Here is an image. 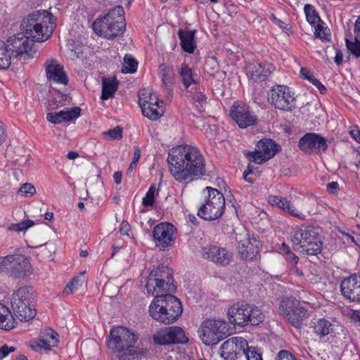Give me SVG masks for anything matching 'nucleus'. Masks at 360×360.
Listing matches in <instances>:
<instances>
[{
    "label": "nucleus",
    "instance_id": "nucleus-7",
    "mask_svg": "<svg viewBox=\"0 0 360 360\" xmlns=\"http://www.w3.org/2000/svg\"><path fill=\"white\" fill-rule=\"evenodd\" d=\"M231 328L224 320H205L198 330L202 342L208 346L216 345L231 334Z\"/></svg>",
    "mask_w": 360,
    "mask_h": 360
},
{
    "label": "nucleus",
    "instance_id": "nucleus-46",
    "mask_svg": "<svg viewBox=\"0 0 360 360\" xmlns=\"http://www.w3.org/2000/svg\"><path fill=\"white\" fill-rule=\"evenodd\" d=\"M33 225L34 221L30 219H27L26 221H23L18 224H11V225H9L8 229L9 231H13L15 232H21L25 231V230H27L28 228L31 227Z\"/></svg>",
    "mask_w": 360,
    "mask_h": 360
},
{
    "label": "nucleus",
    "instance_id": "nucleus-12",
    "mask_svg": "<svg viewBox=\"0 0 360 360\" xmlns=\"http://www.w3.org/2000/svg\"><path fill=\"white\" fill-rule=\"evenodd\" d=\"M155 344L167 345L172 344H185L188 341L183 329L179 326H170L160 329L153 335Z\"/></svg>",
    "mask_w": 360,
    "mask_h": 360
},
{
    "label": "nucleus",
    "instance_id": "nucleus-62",
    "mask_svg": "<svg viewBox=\"0 0 360 360\" xmlns=\"http://www.w3.org/2000/svg\"><path fill=\"white\" fill-rule=\"evenodd\" d=\"M141 157V149L139 146L134 147V155L132 159V165H136Z\"/></svg>",
    "mask_w": 360,
    "mask_h": 360
},
{
    "label": "nucleus",
    "instance_id": "nucleus-19",
    "mask_svg": "<svg viewBox=\"0 0 360 360\" xmlns=\"http://www.w3.org/2000/svg\"><path fill=\"white\" fill-rule=\"evenodd\" d=\"M340 291L345 299L360 304V274L345 278L340 283Z\"/></svg>",
    "mask_w": 360,
    "mask_h": 360
},
{
    "label": "nucleus",
    "instance_id": "nucleus-61",
    "mask_svg": "<svg viewBox=\"0 0 360 360\" xmlns=\"http://www.w3.org/2000/svg\"><path fill=\"white\" fill-rule=\"evenodd\" d=\"M351 136L358 143H360V130L357 127H354L349 131Z\"/></svg>",
    "mask_w": 360,
    "mask_h": 360
},
{
    "label": "nucleus",
    "instance_id": "nucleus-45",
    "mask_svg": "<svg viewBox=\"0 0 360 360\" xmlns=\"http://www.w3.org/2000/svg\"><path fill=\"white\" fill-rule=\"evenodd\" d=\"M281 210H283L284 212H288L291 216H293L295 217H297L300 219H305L306 216L302 213H299L293 205L290 202V200H288L287 198L285 199L283 202V207H281Z\"/></svg>",
    "mask_w": 360,
    "mask_h": 360
},
{
    "label": "nucleus",
    "instance_id": "nucleus-30",
    "mask_svg": "<svg viewBox=\"0 0 360 360\" xmlns=\"http://www.w3.org/2000/svg\"><path fill=\"white\" fill-rule=\"evenodd\" d=\"M20 301L22 303L25 302L27 304L33 305L36 302V295L32 287L22 286L19 288L13 294L12 301Z\"/></svg>",
    "mask_w": 360,
    "mask_h": 360
},
{
    "label": "nucleus",
    "instance_id": "nucleus-9",
    "mask_svg": "<svg viewBox=\"0 0 360 360\" xmlns=\"http://www.w3.org/2000/svg\"><path fill=\"white\" fill-rule=\"evenodd\" d=\"M281 314L297 328H301L302 322L309 316L307 309L300 305V302L292 296L283 297L279 304Z\"/></svg>",
    "mask_w": 360,
    "mask_h": 360
},
{
    "label": "nucleus",
    "instance_id": "nucleus-10",
    "mask_svg": "<svg viewBox=\"0 0 360 360\" xmlns=\"http://www.w3.org/2000/svg\"><path fill=\"white\" fill-rule=\"evenodd\" d=\"M268 102L276 109L292 112L297 108L295 93L285 85H275L268 92Z\"/></svg>",
    "mask_w": 360,
    "mask_h": 360
},
{
    "label": "nucleus",
    "instance_id": "nucleus-33",
    "mask_svg": "<svg viewBox=\"0 0 360 360\" xmlns=\"http://www.w3.org/2000/svg\"><path fill=\"white\" fill-rule=\"evenodd\" d=\"M323 243L319 236L316 237V240L309 241L305 245L299 247V249L297 250L307 255H317L321 253Z\"/></svg>",
    "mask_w": 360,
    "mask_h": 360
},
{
    "label": "nucleus",
    "instance_id": "nucleus-22",
    "mask_svg": "<svg viewBox=\"0 0 360 360\" xmlns=\"http://www.w3.org/2000/svg\"><path fill=\"white\" fill-rule=\"evenodd\" d=\"M319 236L318 228L314 226H305L304 229H299L293 232L291 238V242L293 247L298 250L299 247L305 245L309 241L316 240V237Z\"/></svg>",
    "mask_w": 360,
    "mask_h": 360
},
{
    "label": "nucleus",
    "instance_id": "nucleus-31",
    "mask_svg": "<svg viewBox=\"0 0 360 360\" xmlns=\"http://www.w3.org/2000/svg\"><path fill=\"white\" fill-rule=\"evenodd\" d=\"M178 72L186 89H188L192 84H198V80L195 79L197 75L187 63H183L179 68Z\"/></svg>",
    "mask_w": 360,
    "mask_h": 360
},
{
    "label": "nucleus",
    "instance_id": "nucleus-39",
    "mask_svg": "<svg viewBox=\"0 0 360 360\" xmlns=\"http://www.w3.org/2000/svg\"><path fill=\"white\" fill-rule=\"evenodd\" d=\"M300 76L308 80L314 86H315L321 94H325L327 91V89L321 82L316 79L307 68H302L300 70Z\"/></svg>",
    "mask_w": 360,
    "mask_h": 360
},
{
    "label": "nucleus",
    "instance_id": "nucleus-11",
    "mask_svg": "<svg viewBox=\"0 0 360 360\" xmlns=\"http://www.w3.org/2000/svg\"><path fill=\"white\" fill-rule=\"evenodd\" d=\"M249 349L248 341L242 337H233L221 345L219 353L224 360H245V349Z\"/></svg>",
    "mask_w": 360,
    "mask_h": 360
},
{
    "label": "nucleus",
    "instance_id": "nucleus-27",
    "mask_svg": "<svg viewBox=\"0 0 360 360\" xmlns=\"http://www.w3.org/2000/svg\"><path fill=\"white\" fill-rule=\"evenodd\" d=\"M58 333L53 329L49 328L41 333L39 342L32 345V348L36 351L51 350L52 347H56L58 342Z\"/></svg>",
    "mask_w": 360,
    "mask_h": 360
},
{
    "label": "nucleus",
    "instance_id": "nucleus-51",
    "mask_svg": "<svg viewBox=\"0 0 360 360\" xmlns=\"http://www.w3.org/2000/svg\"><path fill=\"white\" fill-rule=\"evenodd\" d=\"M245 350V360H262V354L257 347H252L251 349L249 347V349Z\"/></svg>",
    "mask_w": 360,
    "mask_h": 360
},
{
    "label": "nucleus",
    "instance_id": "nucleus-40",
    "mask_svg": "<svg viewBox=\"0 0 360 360\" xmlns=\"http://www.w3.org/2000/svg\"><path fill=\"white\" fill-rule=\"evenodd\" d=\"M145 91L146 90L139 92V104L141 108H143V107H146V105H150L151 104L160 103L159 98L155 93H147L145 92Z\"/></svg>",
    "mask_w": 360,
    "mask_h": 360
},
{
    "label": "nucleus",
    "instance_id": "nucleus-25",
    "mask_svg": "<svg viewBox=\"0 0 360 360\" xmlns=\"http://www.w3.org/2000/svg\"><path fill=\"white\" fill-rule=\"evenodd\" d=\"M245 71L248 79L257 83L266 81L271 75L269 69H266L258 63H248L245 67Z\"/></svg>",
    "mask_w": 360,
    "mask_h": 360
},
{
    "label": "nucleus",
    "instance_id": "nucleus-6",
    "mask_svg": "<svg viewBox=\"0 0 360 360\" xmlns=\"http://www.w3.org/2000/svg\"><path fill=\"white\" fill-rule=\"evenodd\" d=\"M137 339V336L127 328L114 327L110 331L108 347L114 352L119 353L123 359H126L136 354L134 344Z\"/></svg>",
    "mask_w": 360,
    "mask_h": 360
},
{
    "label": "nucleus",
    "instance_id": "nucleus-3",
    "mask_svg": "<svg viewBox=\"0 0 360 360\" xmlns=\"http://www.w3.org/2000/svg\"><path fill=\"white\" fill-rule=\"evenodd\" d=\"M153 296L148 309L150 316L160 323L169 325L174 323L183 311L180 300L171 293Z\"/></svg>",
    "mask_w": 360,
    "mask_h": 360
},
{
    "label": "nucleus",
    "instance_id": "nucleus-36",
    "mask_svg": "<svg viewBox=\"0 0 360 360\" xmlns=\"http://www.w3.org/2000/svg\"><path fill=\"white\" fill-rule=\"evenodd\" d=\"M314 333L320 338H324L333 331L331 323L324 319H319L312 322Z\"/></svg>",
    "mask_w": 360,
    "mask_h": 360
},
{
    "label": "nucleus",
    "instance_id": "nucleus-8",
    "mask_svg": "<svg viewBox=\"0 0 360 360\" xmlns=\"http://www.w3.org/2000/svg\"><path fill=\"white\" fill-rule=\"evenodd\" d=\"M209 195L205 203L198 210V216L206 221L219 219L225 210V198L217 189L207 187Z\"/></svg>",
    "mask_w": 360,
    "mask_h": 360
},
{
    "label": "nucleus",
    "instance_id": "nucleus-38",
    "mask_svg": "<svg viewBox=\"0 0 360 360\" xmlns=\"http://www.w3.org/2000/svg\"><path fill=\"white\" fill-rule=\"evenodd\" d=\"M159 108V103H156L143 107L141 111L144 117L154 121L158 120L163 114L162 110H160Z\"/></svg>",
    "mask_w": 360,
    "mask_h": 360
},
{
    "label": "nucleus",
    "instance_id": "nucleus-43",
    "mask_svg": "<svg viewBox=\"0 0 360 360\" xmlns=\"http://www.w3.org/2000/svg\"><path fill=\"white\" fill-rule=\"evenodd\" d=\"M244 154L249 161L256 164H262L267 161V159L262 155L259 148L255 149L254 151H247Z\"/></svg>",
    "mask_w": 360,
    "mask_h": 360
},
{
    "label": "nucleus",
    "instance_id": "nucleus-21",
    "mask_svg": "<svg viewBox=\"0 0 360 360\" xmlns=\"http://www.w3.org/2000/svg\"><path fill=\"white\" fill-rule=\"evenodd\" d=\"M250 304L245 302H238L231 305L227 311L229 322L239 326H246V319Z\"/></svg>",
    "mask_w": 360,
    "mask_h": 360
},
{
    "label": "nucleus",
    "instance_id": "nucleus-5",
    "mask_svg": "<svg viewBox=\"0 0 360 360\" xmlns=\"http://www.w3.org/2000/svg\"><path fill=\"white\" fill-rule=\"evenodd\" d=\"M173 270L167 266L159 265L150 271L147 278L146 288L148 294L158 295L176 292Z\"/></svg>",
    "mask_w": 360,
    "mask_h": 360
},
{
    "label": "nucleus",
    "instance_id": "nucleus-55",
    "mask_svg": "<svg viewBox=\"0 0 360 360\" xmlns=\"http://www.w3.org/2000/svg\"><path fill=\"white\" fill-rule=\"evenodd\" d=\"M285 198H282L277 195H270L268 199V202L272 205L277 206L279 209H281L283 205V202Z\"/></svg>",
    "mask_w": 360,
    "mask_h": 360
},
{
    "label": "nucleus",
    "instance_id": "nucleus-53",
    "mask_svg": "<svg viewBox=\"0 0 360 360\" xmlns=\"http://www.w3.org/2000/svg\"><path fill=\"white\" fill-rule=\"evenodd\" d=\"M275 360H297L289 351L282 349L277 354Z\"/></svg>",
    "mask_w": 360,
    "mask_h": 360
},
{
    "label": "nucleus",
    "instance_id": "nucleus-32",
    "mask_svg": "<svg viewBox=\"0 0 360 360\" xmlns=\"http://www.w3.org/2000/svg\"><path fill=\"white\" fill-rule=\"evenodd\" d=\"M119 85L118 80L113 77L112 79L103 78L102 81V93L101 98L108 100L114 96Z\"/></svg>",
    "mask_w": 360,
    "mask_h": 360
},
{
    "label": "nucleus",
    "instance_id": "nucleus-26",
    "mask_svg": "<svg viewBox=\"0 0 360 360\" xmlns=\"http://www.w3.org/2000/svg\"><path fill=\"white\" fill-rule=\"evenodd\" d=\"M11 303L13 313L20 321L27 322L35 317L37 310L34 304L33 305L27 304L25 302H20L19 300L12 301Z\"/></svg>",
    "mask_w": 360,
    "mask_h": 360
},
{
    "label": "nucleus",
    "instance_id": "nucleus-15",
    "mask_svg": "<svg viewBox=\"0 0 360 360\" xmlns=\"http://www.w3.org/2000/svg\"><path fill=\"white\" fill-rule=\"evenodd\" d=\"M175 231L174 226L169 222H161L157 224L153 230L155 246L162 250L172 246L176 240Z\"/></svg>",
    "mask_w": 360,
    "mask_h": 360
},
{
    "label": "nucleus",
    "instance_id": "nucleus-56",
    "mask_svg": "<svg viewBox=\"0 0 360 360\" xmlns=\"http://www.w3.org/2000/svg\"><path fill=\"white\" fill-rule=\"evenodd\" d=\"M206 96L201 92H198L195 94L193 97V100L194 103H196V107L199 108V110H202L201 108H202V103L206 101Z\"/></svg>",
    "mask_w": 360,
    "mask_h": 360
},
{
    "label": "nucleus",
    "instance_id": "nucleus-13",
    "mask_svg": "<svg viewBox=\"0 0 360 360\" xmlns=\"http://www.w3.org/2000/svg\"><path fill=\"white\" fill-rule=\"evenodd\" d=\"M201 257L220 266H225L231 263L233 253L226 248L215 245H208L201 248Z\"/></svg>",
    "mask_w": 360,
    "mask_h": 360
},
{
    "label": "nucleus",
    "instance_id": "nucleus-59",
    "mask_svg": "<svg viewBox=\"0 0 360 360\" xmlns=\"http://www.w3.org/2000/svg\"><path fill=\"white\" fill-rule=\"evenodd\" d=\"M339 189V184L336 181L330 182L326 186V191L330 194L338 193Z\"/></svg>",
    "mask_w": 360,
    "mask_h": 360
},
{
    "label": "nucleus",
    "instance_id": "nucleus-60",
    "mask_svg": "<svg viewBox=\"0 0 360 360\" xmlns=\"http://www.w3.org/2000/svg\"><path fill=\"white\" fill-rule=\"evenodd\" d=\"M285 259L288 263L291 264L292 266H295L299 261V257L297 255H295L292 252L286 255Z\"/></svg>",
    "mask_w": 360,
    "mask_h": 360
},
{
    "label": "nucleus",
    "instance_id": "nucleus-42",
    "mask_svg": "<svg viewBox=\"0 0 360 360\" xmlns=\"http://www.w3.org/2000/svg\"><path fill=\"white\" fill-rule=\"evenodd\" d=\"M11 58L6 43L2 41V45L0 46V70L7 69L11 65Z\"/></svg>",
    "mask_w": 360,
    "mask_h": 360
},
{
    "label": "nucleus",
    "instance_id": "nucleus-57",
    "mask_svg": "<svg viewBox=\"0 0 360 360\" xmlns=\"http://www.w3.org/2000/svg\"><path fill=\"white\" fill-rule=\"evenodd\" d=\"M271 20H272L276 25H277L282 30H289V24H287L280 19L277 18L274 13H271L269 16Z\"/></svg>",
    "mask_w": 360,
    "mask_h": 360
},
{
    "label": "nucleus",
    "instance_id": "nucleus-16",
    "mask_svg": "<svg viewBox=\"0 0 360 360\" xmlns=\"http://www.w3.org/2000/svg\"><path fill=\"white\" fill-rule=\"evenodd\" d=\"M229 113L231 118L241 129L255 125L257 122V116L251 112L250 107L239 101L233 103Z\"/></svg>",
    "mask_w": 360,
    "mask_h": 360
},
{
    "label": "nucleus",
    "instance_id": "nucleus-17",
    "mask_svg": "<svg viewBox=\"0 0 360 360\" xmlns=\"http://www.w3.org/2000/svg\"><path fill=\"white\" fill-rule=\"evenodd\" d=\"M298 147L304 153L310 155L314 150L317 153H326L328 146L326 139L321 134L307 133L300 139Z\"/></svg>",
    "mask_w": 360,
    "mask_h": 360
},
{
    "label": "nucleus",
    "instance_id": "nucleus-28",
    "mask_svg": "<svg viewBox=\"0 0 360 360\" xmlns=\"http://www.w3.org/2000/svg\"><path fill=\"white\" fill-rule=\"evenodd\" d=\"M197 31L187 30L179 29L177 32L178 37L180 39V44L182 50L188 53H193L196 49L195 34Z\"/></svg>",
    "mask_w": 360,
    "mask_h": 360
},
{
    "label": "nucleus",
    "instance_id": "nucleus-18",
    "mask_svg": "<svg viewBox=\"0 0 360 360\" xmlns=\"http://www.w3.org/2000/svg\"><path fill=\"white\" fill-rule=\"evenodd\" d=\"M8 275L14 278H25L32 273V265L27 257L23 255H8Z\"/></svg>",
    "mask_w": 360,
    "mask_h": 360
},
{
    "label": "nucleus",
    "instance_id": "nucleus-41",
    "mask_svg": "<svg viewBox=\"0 0 360 360\" xmlns=\"http://www.w3.org/2000/svg\"><path fill=\"white\" fill-rule=\"evenodd\" d=\"M123 60L124 62L122 67V73L133 74L136 72L138 61L131 55H125Z\"/></svg>",
    "mask_w": 360,
    "mask_h": 360
},
{
    "label": "nucleus",
    "instance_id": "nucleus-54",
    "mask_svg": "<svg viewBox=\"0 0 360 360\" xmlns=\"http://www.w3.org/2000/svg\"><path fill=\"white\" fill-rule=\"evenodd\" d=\"M105 134L109 135L112 139H121L122 137V128L117 126L105 132Z\"/></svg>",
    "mask_w": 360,
    "mask_h": 360
},
{
    "label": "nucleus",
    "instance_id": "nucleus-50",
    "mask_svg": "<svg viewBox=\"0 0 360 360\" xmlns=\"http://www.w3.org/2000/svg\"><path fill=\"white\" fill-rule=\"evenodd\" d=\"M84 279L80 277L76 276L73 278L72 281L66 285L65 288V292L68 294L72 293L79 285H82Z\"/></svg>",
    "mask_w": 360,
    "mask_h": 360
},
{
    "label": "nucleus",
    "instance_id": "nucleus-23",
    "mask_svg": "<svg viewBox=\"0 0 360 360\" xmlns=\"http://www.w3.org/2000/svg\"><path fill=\"white\" fill-rule=\"evenodd\" d=\"M46 77L49 81L66 85L68 78L65 74L63 66L57 60H52L45 63Z\"/></svg>",
    "mask_w": 360,
    "mask_h": 360
},
{
    "label": "nucleus",
    "instance_id": "nucleus-44",
    "mask_svg": "<svg viewBox=\"0 0 360 360\" xmlns=\"http://www.w3.org/2000/svg\"><path fill=\"white\" fill-rule=\"evenodd\" d=\"M158 192L155 184H152L143 198L142 204L146 207L153 206L155 203V193Z\"/></svg>",
    "mask_w": 360,
    "mask_h": 360
},
{
    "label": "nucleus",
    "instance_id": "nucleus-14",
    "mask_svg": "<svg viewBox=\"0 0 360 360\" xmlns=\"http://www.w3.org/2000/svg\"><path fill=\"white\" fill-rule=\"evenodd\" d=\"M6 48L11 56L15 58L22 57L25 59L30 58L33 42L26 37L22 32L13 37H10L6 44Z\"/></svg>",
    "mask_w": 360,
    "mask_h": 360
},
{
    "label": "nucleus",
    "instance_id": "nucleus-35",
    "mask_svg": "<svg viewBox=\"0 0 360 360\" xmlns=\"http://www.w3.org/2000/svg\"><path fill=\"white\" fill-rule=\"evenodd\" d=\"M247 316L246 326L249 324L252 326H257L264 321L265 317L261 309L256 305L251 304H250Z\"/></svg>",
    "mask_w": 360,
    "mask_h": 360
},
{
    "label": "nucleus",
    "instance_id": "nucleus-58",
    "mask_svg": "<svg viewBox=\"0 0 360 360\" xmlns=\"http://www.w3.org/2000/svg\"><path fill=\"white\" fill-rule=\"evenodd\" d=\"M15 347H9L7 345H4L0 347V359L5 358L9 353L15 351Z\"/></svg>",
    "mask_w": 360,
    "mask_h": 360
},
{
    "label": "nucleus",
    "instance_id": "nucleus-29",
    "mask_svg": "<svg viewBox=\"0 0 360 360\" xmlns=\"http://www.w3.org/2000/svg\"><path fill=\"white\" fill-rule=\"evenodd\" d=\"M257 148H259L267 160L275 156L281 149V146L271 139L260 140L257 143Z\"/></svg>",
    "mask_w": 360,
    "mask_h": 360
},
{
    "label": "nucleus",
    "instance_id": "nucleus-37",
    "mask_svg": "<svg viewBox=\"0 0 360 360\" xmlns=\"http://www.w3.org/2000/svg\"><path fill=\"white\" fill-rule=\"evenodd\" d=\"M304 11L308 22L311 25H317V28L314 32L316 37L322 39L320 32H318L319 23L321 22V20L316 9L312 5L306 4L304 6Z\"/></svg>",
    "mask_w": 360,
    "mask_h": 360
},
{
    "label": "nucleus",
    "instance_id": "nucleus-24",
    "mask_svg": "<svg viewBox=\"0 0 360 360\" xmlns=\"http://www.w3.org/2000/svg\"><path fill=\"white\" fill-rule=\"evenodd\" d=\"M81 108L79 107L66 108L60 112H48L46 119L52 124H60L63 122L75 120L80 116Z\"/></svg>",
    "mask_w": 360,
    "mask_h": 360
},
{
    "label": "nucleus",
    "instance_id": "nucleus-2",
    "mask_svg": "<svg viewBox=\"0 0 360 360\" xmlns=\"http://www.w3.org/2000/svg\"><path fill=\"white\" fill-rule=\"evenodd\" d=\"M53 15L47 11H34L23 18L20 30L24 37L32 42H42L47 40L53 33Z\"/></svg>",
    "mask_w": 360,
    "mask_h": 360
},
{
    "label": "nucleus",
    "instance_id": "nucleus-48",
    "mask_svg": "<svg viewBox=\"0 0 360 360\" xmlns=\"http://www.w3.org/2000/svg\"><path fill=\"white\" fill-rule=\"evenodd\" d=\"M53 100L56 101L55 104L56 108L68 105L71 102V98L68 94H65L59 91H57L54 95Z\"/></svg>",
    "mask_w": 360,
    "mask_h": 360
},
{
    "label": "nucleus",
    "instance_id": "nucleus-1",
    "mask_svg": "<svg viewBox=\"0 0 360 360\" xmlns=\"http://www.w3.org/2000/svg\"><path fill=\"white\" fill-rule=\"evenodd\" d=\"M169 170L179 183L188 184L205 174V160L200 151L194 146L184 144L168 152Z\"/></svg>",
    "mask_w": 360,
    "mask_h": 360
},
{
    "label": "nucleus",
    "instance_id": "nucleus-52",
    "mask_svg": "<svg viewBox=\"0 0 360 360\" xmlns=\"http://www.w3.org/2000/svg\"><path fill=\"white\" fill-rule=\"evenodd\" d=\"M18 193H23L25 195H30L32 196L36 193V189L32 184L25 183L20 187Z\"/></svg>",
    "mask_w": 360,
    "mask_h": 360
},
{
    "label": "nucleus",
    "instance_id": "nucleus-64",
    "mask_svg": "<svg viewBox=\"0 0 360 360\" xmlns=\"http://www.w3.org/2000/svg\"><path fill=\"white\" fill-rule=\"evenodd\" d=\"M354 32L356 39H360V15L357 18L355 24Z\"/></svg>",
    "mask_w": 360,
    "mask_h": 360
},
{
    "label": "nucleus",
    "instance_id": "nucleus-63",
    "mask_svg": "<svg viewBox=\"0 0 360 360\" xmlns=\"http://www.w3.org/2000/svg\"><path fill=\"white\" fill-rule=\"evenodd\" d=\"M206 67L208 68L209 66L211 67L212 70H214L215 69H218L219 65L218 63L215 58L212 57L210 59L207 60L206 61Z\"/></svg>",
    "mask_w": 360,
    "mask_h": 360
},
{
    "label": "nucleus",
    "instance_id": "nucleus-47",
    "mask_svg": "<svg viewBox=\"0 0 360 360\" xmlns=\"http://www.w3.org/2000/svg\"><path fill=\"white\" fill-rule=\"evenodd\" d=\"M345 42L347 49L352 55L357 58L360 57V39H356L355 37L354 41H351L346 39Z\"/></svg>",
    "mask_w": 360,
    "mask_h": 360
},
{
    "label": "nucleus",
    "instance_id": "nucleus-20",
    "mask_svg": "<svg viewBox=\"0 0 360 360\" xmlns=\"http://www.w3.org/2000/svg\"><path fill=\"white\" fill-rule=\"evenodd\" d=\"M260 240L259 237L250 238L248 234L238 240V250L241 259L245 260H252L259 252Z\"/></svg>",
    "mask_w": 360,
    "mask_h": 360
},
{
    "label": "nucleus",
    "instance_id": "nucleus-49",
    "mask_svg": "<svg viewBox=\"0 0 360 360\" xmlns=\"http://www.w3.org/2000/svg\"><path fill=\"white\" fill-rule=\"evenodd\" d=\"M162 86L164 87L167 97L169 100L172 97L173 94V82L169 75L167 77H161Z\"/></svg>",
    "mask_w": 360,
    "mask_h": 360
},
{
    "label": "nucleus",
    "instance_id": "nucleus-34",
    "mask_svg": "<svg viewBox=\"0 0 360 360\" xmlns=\"http://www.w3.org/2000/svg\"><path fill=\"white\" fill-rule=\"evenodd\" d=\"M14 328V319L9 309L0 302V328L8 330Z\"/></svg>",
    "mask_w": 360,
    "mask_h": 360
},
{
    "label": "nucleus",
    "instance_id": "nucleus-4",
    "mask_svg": "<svg viewBox=\"0 0 360 360\" xmlns=\"http://www.w3.org/2000/svg\"><path fill=\"white\" fill-rule=\"evenodd\" d=\"M124 9L121 6L110 10L103 18L96 19L93 29L99 36L113 39L123 34L126 28Z\"/></svg>",
    "mask_w": 360,
    "mask_h": 360
}]
</instances>
